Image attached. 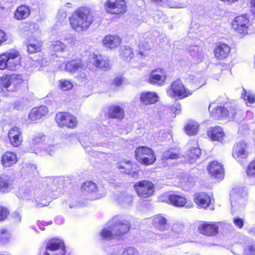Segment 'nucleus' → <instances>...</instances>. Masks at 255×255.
Returning <instances> with one entry per match:
<instances>
[{"label":"nucleus","mask_w":255,"mask_h":255,"mask_svg":"<svg viewBox=\"0 0 255 255\" xmlns=\"http://www.w3.org/2000/svg\"><path fill=\"white\" fill-rule=\"evenodd\" d=\"M94 17L90 10L87 7H81L70 18V24L73 29L81 32L86 31L93 23Z\"/></svg>","instance_id":"nucleus-1"},{"label":"nucleus","mask_w":255,"mask_h":255,"mask_svg":"<svg viewBox=\"0 0 255 255\" xmlns=\"http://www.w3.org/2000/svg\"><path fill=\"white\" fill-rule=\"evenodd\" d=\"M21 57L18 51L10 50L0 54V69L14 71L20 66Z\"/></svg>","instance_id":"nucleus-2"},{"label":"nucleus","mask_w":255,"mask_h":255,"mask_svg":"<svg viewBox=\"0 0 255 255\" xmlns=\"http://www.w3.org/2000/svg\"><path fill=\"white\" fill-rule=\"evenodd\" d=\"M87 65L82 60H73L65 65V70L71 73H76V77L81 82L86 80L88 73Z\"/></svg>","instance_id":"nucleus-3"},{"label":"nucleus","mask_w":255,"mask_h":255,"mask_svg":"<svg viewBox=\"0 0 255 255\" xmlns=\"http://www.w3.org/2000/svg\"><path fill=\"white\" fill-rule=\"evenodd\" d=\"M136 159L140 163L145 165L152 164L156 160L153 151L145 146L137 147L134 151Z\"/></svg>","instance_id":"nucleus-4"},{"label":"nucleus","mask_w":255,"mask_h":255,"mask_svg":"<svg viewBox=\"0 0 255 255\" xmlns=\"http://www.w3.org/2000/svg\"><path fill=\"white\" fill-rule=\"evenodd\" d=\"M21 80L16 75L2 76L0 78V92H14L20 86Z\"/></svg>","instance_id":"nucleus-5"},{"label":"nucleus","mask_w":255,"mask_h":255,"mask_svg":"<svg viewBox=\"0 0 255 255\" xmlns=\"http://www.w3.org/2000/svg\"><path fill=\"white\" fill-rule=\"evenodd\" d=\"M133 187L137 195L142 199L150 197L155 191V187L152 182L146 180L137 182Z\"/></svg>","instance_id":"nucleus-6"},{"label":"nucleus","mask_w":255,"mask_h":255,"mask_svg":"<svg viewBox=\"0 0 255 255\" xmlns=\"http://www.w3.org/2000/svg\"><path fill=\"white\" fill-rule=\"evenodd\" d=\"M167 95L171 97H178L180 99H184L193 94V91L185 88L182 82L179 80L173 82L170 87L167 89Z\"/></svg>","instance_id":"nucleus-7"},{"label":"nucleus","mask_w":255,"mask_h":255,"mask_svg":"<svg viewBox=\"0 0 255 255\" xmlns=\"http://www.w3.org/2000/svg\"><path fill=\"white\" fill-rule=\"evenodd\" d=\"M110 225H113L117 237L127 233L130 228L129 222L120 216H116L111 219Z\"/></svg>","instance_id":"nucleus-8"},{"label":"nucleus","mask_w":255,"mask_h":255,"mask_svg":"<svg viewBox=\"0 0 255 255\" xmlns=\"http://www.w3.org/2000/svg\"><path fill=\"white\" fill-rule=\"evenodd\" d=\"M105 6L106 11L109 13L121 14L126 11L125 0H107Z\"/></svg>","instance_id":"nucleus-9"},{"label":"nucleus","mask_w":255,"mask_h":255,"mask_svg":"<svg viewBox=\"0 0 255 255\" xmlns=\"http://www.w3.org/2000/svg\"><path fill=\"white\" fill-rule=\"evenodd\" d=\"M45 255H65L64 243L59 240L52 239L46 245Z\"/></svg>","instance_id":"nucleus-10"},{"label":"nucleus","mask_w":255,"mask_h":255,"mask_svg":"<svg viewBox=\"0 0 255 255\" xmlns=\"http://www.w3.org/2000/svg\"><path fill=\"white\" fill-rule=\"evenodd\" d=\"M55 120L60 127H67L74 128L77 125L76 118L67 113H59L56 114Z\"/></svg>","instance_id":"nucleus-11"},{"label":"nucleus","mask_w":255,"mask_h":255,"mask_svg":"<svg viewBox=\"0 0 255 255\" xmlns=\"http://www.w3.org/2000/svg\"><path fill=\"white\" fill-rule=\"evenodd\" d=\"M249 20L245 15L236 17L232 22L233 28L238 33L243 35L249 33Z\"/></svg>","instance_id":"nucleus-12"},{"label":"nucleus","mask_w":255,"mask_h":255,"mask_svg":"<svg viewBox=\"0 0 255 255\" xmlns=\"http://www.w3.org/2000/svg\"><path fill=\"white\" fill-rule=\"evenodd\" d=\"M248 145L244 141H240L236 143L233 149L232 155L237 161H241L242 159L246 158L248 155Z\"/></svg>","instance_id":"nucleus-13"},{"label":"nucleus","mask_w":255,"mask_h":255,"mask_svg":"<svg viewBox=\"0 0 255 255\" xmlns=\"http://www.w3.org/2000/svg\"><path fill=\"white\" fill-rule=\"evenodd\" d=\"M166 80V75L162 69H156L151 71L148 81L149 83L157 86H162Z\"/></svg>","instance_id":"nucleus-14"},{"label":"nucleus","mask_w":255,"mask_h":255,"mask_svg":"<svg viewBox=\"0 0 255 255\" xmlns=\"http://www.w3.org/2000/svg\"><path fill=\"white\" fill-rule=\"evenodd\" d=\"M207 170L211 177L219 180H222L224 177L223 165L217 161L209 163Z\"/></svg>","instance_id":"nucleus-15"},{"label":"nucleus","mask_w":255,"mask_h":255,"mask_svg":"<svg viewBox=\"0 0 255 255\" xmlns=\"http://www.w3.org/2000/svg\"><path fill=\"white\" fill-rule=\"evenodd\" d=\"M219 223H208L203 222L198 227L199 232L207 236L216 235L219 230Z\"/></svg>","instance_id":"nucleus-16"},{"label":"nucleus","mask_w":255,"mask_h":255,"mask_svg":"<svg viewBox=\"0 0 255 255\" xmlns=\"http://www.w3.org/2000/svg\"><path fill=\"white\" fill-rule=\"evenodd\" d=\"M8 136L11 144L15 147L20 146L22 142V135L21 129L17 127L11 128L8 131Z\"/></svg>","instance_id":"nucleus-17"},{"label":"nucleus","mask_w":255,"mask_h":255,"mask_svg":"<svg viewBox=\"0 0 255 255\" xmlns=\"http://www.w3.org/2000/svg\"><path fill=\"white\" fill-rule=\"evenodd\" d=\"M14 188L13 179L7 175L0 176V192L6 193L10 192Z\"/></svg>","instance_id":"nucleus-18"},{"label":"nucleus","mask_w":255,"mask_h":255,"mask_svg":"<svg viewBox=\"0 0 255 255\" xmlns=\"http://www.w3.org/2000/svg\"><path fill=\"white\" fill-rule=\"evenodd\" d=\"M18 161L16 154L12 151H6L1 156V163L4 167L13 166Z\"/></svg>","instance_id":"nucleus-19"},{"label":"nucleus","mask_w":255,"mask_h":255,"mask_svg":"<svg viewBox=\"0 0 255 255\" xmlns=\"http://www.w3.org/2000/svg\"><path fill=\"white\" fill-rule=\"evenodd\" d=\"M194 200L198 207L203 208H206L211 203V196L204 192L195 194Z\"/></svg>","instance_id":"nucleus-20"},{"label":"nucleus","mask_w":255,"mask_h":255,"mask_svg":"<svg viewBox=\"0 0 255 255\" xmlns=\"http://www.w3.org/2000/svg\"><path fill=\"white\" fill-rule=\"evenodd\" d=\"M188 145L194 146L190 148L187 152V156L189 158L188 162L192 163L195 162L196 159L199 158L201 154V150L198 147V145L196 140L190 141L188 142Z\"/></svg>","instance_id":"nucleus-21"},{"label":"nucleus","mask_w":255,"mask_h":255,"mask_svg":"<svg viewBox=\"0 0 255 255\" xmlns=\"http://www.w3.org/2000/svg\"><path fill=\"white\" fill-rule=\"evenodd\" d=\"M152 224L156 229L160 231H166L170 227L166 218L161 215H157L154 216Z\"/></svg>","instance_id":"nucleus-22"},{"label":"nucleus","mask_w":255,"mask_h":255,"mask_svg":"<svg viewBox=\"0 0 255 255\" xmlns=\"http://www.w3.org/2000/svg\"><path fill=\"white\" fill-rule=\"evenodd\" d=\"M231 50L230 47L226 43H219L214 50L216 58L223 60L228 57Z\"/></svg>","instance_id":"nucleus-23"},{"label":"nucleus","mask_w":255,"mask_h":255,"mask_svg":"<svg viewBox=\"0 0 255 255\" xmlns=\"http://www.w3.org/2000/svg\"><path fill=\"white\" fill-rule=\"evenodd\" d=\"M48 112V110L47 107L42 106L38 108L32 109L29 114L28 117L29 120L34 122L46 115Z\"/></svg>","instance_id":"nucleus-24"},{"label":"nucleus","mask_w":255,"mask_h":255,"mask_svg":"<svg viewBox=\"0 0 255 255\" xmlns=\"http://www.w3.org/2000/svg\"><path fill=\"white\" fill-rule=\"evenodd\" d=\"M103 43L106 47L114 49L121 44V39L116 35H108L104 38Z\"/></svg>","instance_id":"nucleus-25"},{"label":"nucleus","mask_w":255,"mask_h":255,"mask_svg":"<svg viewBox=\"0 0 255 255\" xmlns=\"http://www.w3.org/2000/svg\"><path fill=\"white\" fill-rule=\"evenodd\" d=\"M208 135L212 140L222 141L225 134L220 127H215L209 129Z\"/></svg>","instance_id":"nucleus-26"},{"label":"nucleus","mask_w":255,"mask_h":255,"mask_svg":"<svg viewBox=\"0 0 255 255\" xmlns=\"http://www.w3.org/2000/svg\"><path fill=\"white\" fill-rule=\"evenodd\" d=\"M170 203L173 205L177 207L185 206L186 208H190L192 206V204H187V201L185 197L175 194H170L169 197Z\"/></svg>","instance_id":"nucleus-27"},{"label":"nucleus","mask_w":255,"mask_h":255,"mask_svg":"<svg viewBox=\"0 0 255 255\" xmlns=\"http://www.w3.org/2000/svg\"><path fill=\"white\" fill-rule=\"evenodd\" d=\"M140 100L144 105L153 104L158 100V97L155 92H143L140 94Z\"/></svg>","instance_id":"nucleus-28"},{"label":"nucleus","mask_w":255,"mask_h":255,"mask_svg":"<svg viewBox=\"0 0 255 255\" xmlns=\"http://www.w3.org/2000/svg\"><path fill=\"white\" fill-rule=\"evenodd\" d=\"M209 110L213 117L218 118L226 117L228 112V110L224 107L216 106L214 104L210 105Z\"/></svg>","instance_id":"nucleus-29"},{"label":"nucleus","mask_w":255,"mask_h":255,"mask_svg":"<svg viewBox=\"0 0 255 255\" xmlns=\"http://www.w3.org/2000/svg\"><path fill=\"white\" fill-rule=\"evenodd\" d=\"M112 226L110 225L109 221L107 224L106 227L101 230L100 235L103 240L109 241L117 237Z\"/></svg>","instance_id":"nucleus-30"},{"label":"nucleus","mask_w":255,"mask_h":255,"mask_svg":"<svg viewBox=\"0 0 255 255\" xmlns=\"http://www.w3.org/2000/svg\"><path fill=\"white\" fill-rule=\"evenodd\" d=\"M90 62L93 63L95 67L104 70H107L110 68L111 64L108 60L103 59L101 57L94 55L90 58Z\"/></svg>","instance_id":"nucleus-31"},{"label":"nucleus","mask_w":255,"mask_h":255,"mask_svg":"<svg viewBox=\"0 0 255 255\" xmlns=\"http://www.w3.org/2000/svg\"><path fill=\"white\" fill-rule=\"evenodd\" d=\"M152 43L149 38H146L144 39H140L139 48V51L137 54L139 58H144L147 56V54L144 52L147 50H149L152 47Z\"/></svg>","instance_id":"nucleus-32"},{"label":"nucleus","mask_w":255,"mask_h":255,"mask_svg":"<svg viewBox=\"0 0 255 255\" xmlns=\"http://www.w3.org/2000/svg\"><path fill=\"white\" fill-rule=\"evenodd\" d=\"M30 13V8L26 5L18 6L14 13V18L18 20L26 19Z\"/></svg>","instance_id":"nucleus-33"},{"label":"nucleus","mask_w":255,"mask_h":255,"mask_svg":"<svg viewBox=\"0 0 255 255\" xmlns=\"http://www.w3.org/2000/svg\"><path fill=\"white\" fill-rule=\"evenodd\" d=\"M109 115L113 119H122L125 116L124 110L119 106L113 105L109 108Z\"/></svg>","instance_id":"nucleus-34"},{"label":"nucleus","mask_w":255,"mask_h":255,"mask_svg":"<svg viewBox=\"0 0 255 255\" xmlns=\"http://www.w3.org/2000/svg\"><path fill=\"white\" fill-rule=\"evenodd\" d=\"M191 56L197 62L201 61L204 57L202 49L198 46H192L188 49Z\"/></svg>","instance_id":"nucleus-35"},{"label":"nucleus","mask_w":255,"mask_h":255,"mask_svg":"<svg viewBox=\"0 0 255 255\" xmlns=\"http://www.w3.org/2000/svg\"><path fill=\"white\" fill-rule=\"evenodd\" d=\"M81 190L85 195L95 194L97 191L96 185L93 182H86L81 186Z\"/></svg>","instance_id":"nucleus-36"},{"label":"nucleus","mask_w":255,"mask_h":255,"mask_svg":"<svg viewBox=\"0 0 255 255\" xmlns=\"http://www.w3.org/2000/svg\"><path fill=\"white\" fill-rule=\"evenodd\" d=\"M42 43L37 40L29 39L27 44V50L29 53H34L41 50Z\"/></svg>","instance_id":"nucleus-37"},{"label":"nucleus","mask_w":255,"mask_h":255,"mask_svg":"<svg viewBox=\"0 0 255 255\" xmlns=\"http://www.w3.org/2000/svg\"><path fill=\"white\" fill-rule=\"evenodd\" d=\"M120 56L123 60L128 61L133 57L134 52L129 46H124L121 48Z\"/></svg>","instance_id":"nucleus-38"},{"label":"nucleus","mask_w":255,"mask_h":255,"mask_svg":"<svg viewBox=\"0 0 255 255\" xmlns=\"http://www.w3.org/2000/svg\"><path fill=\"white\" fill-rule=\"evenodd\" d=\"M199 125L194 121L189 122L185 127L184 130L186 134L189 135H193L196 134L198 130Z\"/></svg>","instance_id":"nucleus-39"},{"label":"nucleus","mask_w":255,"mask_h":255,"mask_svg":"<svg viewBox=\"0 0 255 255\" xmlns=\"http://www.w3.org/2000/svg\"><path fill=\"white\" fill-rule=\"evenodd\" d=\"M193 180L192 177L187 175L180 179V184L184 190H188L194 185Z\"/></svg>","instance_id":"nucleus-40"},{"label":"nucleus","mask_w":255,"mask_h":255,"mask_svg":"<svg viewBox=\"0 0 255 255\" xmlns=\"http://www.w3.org/2000/svg\"><path fill=\"white\" fill-rule=\"evenodd\" d=\"M50 48L55 52H64L66 49V46L60 41H55L51 43Z\"/></svg>","instance_id":"nucleus-41"},{"label":"nucleus","mask_w":255,"mask_h":255,"mask_svg":"<svg viewBox=\"0 0 255 255\" xmlns=\"http://www.w3.org/2000/svg\"><path fill=\"white\" fill-rule=\"evenodd\" d=\"M135 166V164H131L129 161V165L125 168L124 172L132 177L137 178L138 176V171L134 170Z\"/></svg>","instance_id":"nucleus-42"},{"label":"nucleus","mask_w":255,"mask_h":255,"mask_svg":"<svg viewBox=\"0 0 255 255\" xmlns=\"http://www.w3.org/2000/svg\"><path fill=\"white\" fill-rule=\"evenodd\" d=\"M184 226L181 223H175L174 224L171 228V231L172 233H174V236L179 235L182 234L184 231Z\"/></svg>","instance_id":"nucleus-43"},{"label":"nucleus","mask_w":255,"mask_h":255,"mask_svg":"<svg viewBox=\"0 0 255 255\" xmlns=\"http://www.w3.org/2000/svg\"><path fill=\"white\" fill-rule=\"evenodd\" d=\"M244 93L242 94V96L243 97L245 101H247L248 103L252 104L255 102V94L250 92H246L245 89H243Z\"/></svg>","instance_id":"nucleus-44"},{"label":"nucleus","mask_w":255,"mask_h":255,"mask_svg":"<svg viewBox=\"0 0 255 255\" xmlns=\"http://www.w3.org/2000/svg\"><path fill=\"white\" fill-rule=\"evenodd\" d=\"M59 86L63 91L71 89L73 86V84L68 80H61L59 81Z\"/></svg>","instance_id":"nucleus-45"},{"label":"nucleus","mask_w":255,"mask_h":255,"mask_svg":"<svg viewBox=\"0 0 255 255\" xmlns=\"http://www.w3.org/2000/svg\"><path fill=\"white\" fill-rule=\"evenodd\" d=\"M178 157V154L173 151L172 150L166 151L163 153V158L164 159H175Z\"/></svg>","instance_id":"nucleus-46"},{"label":"nucleus","mask_w":255,"mask_h":255,"mask_svg":"<svg viewBox=\"0 0 255 255\" xmlns=\"http://www.w3.org/2000/svg\"><path fill=\"white\" fill-rule=\"evenodd\" d=\"M10 238V234L8 231L4 228H0V241L5 243Z\"/></svg>","instance_id":"nucleus-47"},{"label":"nucleus","mask_w":255,"mask_h":255,"mask_svg":"<svg viewBox=\"0 0 255 255\" xmlns=\"http://www.w3.org/2000/svg\"><path fill=\"white\" fill-rule=\"evenodd\" d=\"M246 172L248 176L255 177V160L253 161L249 164Z\"/></svg>","instance_id":"nucleus-48"},{"label":"nucleus","mask_w":255,"mask_h":255,"mask_svg":"<svg viewBox=\"0 0 255 255\" xmlns=\"http://www.w3.org/2000/svg\"><path fill=\"white\" fill-rule=\"evenodd\" d=\"M118 200L120 203L130 204L132 201V199L130 195H128L127 193H124L118 198Z\"/></svg>","instance_id":"nucleus-49"},{"label":"nucleus","mask_w":255,"mask_h":255,"mask_svg":"<svg viewBox=\"0 0 255 255\" xmlns=\"http://www.w3.org/2000/svg\"><path fill=\"white\" fill-rule=\"evenodd\" d=\"M64 40L67 44L70 45L71 47L75 46L78 43V41L76 38L72 35H68L65 36Z\"/></svg>","instance_id":"nucleus-50"},{"label":"nucleus","mask_w":255,"mask_h":255,"mask_svg":"<svg viewBox=\"0 0 255 255\" xmlns=\"http://www.w3.org/2000/svg\"><path fill=\"white\" fill-rule=\"evenodd\" d=\"M44 135L42 133H38L35 134L31 139V144L35 145L41 142Z\"/></svg>","instance_id":"nucleus-51"},{"label":"nucleus","mask_w":255,"mask_h":255,"mask_svg":"<svg viewBox=\"0 0 255 255\" xmlns=\"http://www.w3.org/2000/svg\"><path fill=\"white\" fill-rule=\"evenodd\" d=\"M8 214V209L5 207L0 205V221L5 219Z\"/></svg>","instance_id":"nucleus-52"},{"label":"nucleus","mask_w":255,"mask_h":255,"mask_svg":"<svg viewBox=\"0 0 255 255\" xmlns=\"http://www.w3.org/2000/svg\"><path fill=\"white\" fill-rule=\"evenodd\" d=\"M122 255H138V252L134 248L130 247L126 249Z\"/></svg>","instance_id":"nucleus-53"},{"label":"nucleus","mask_w":255,"mask_h":255,"mask_svg":"<svg viewBox=\"0 0 255 255\" xmlns=\"http://www.w3.org/2000/svg\"><path fill=\"white\" fill-rule=\"evenodd\" d=\"M245 255H255V245L249 246L245 251Z\"/></svg>","instance_id":"nucleus-54"},{"label":"nucleus","mask_w":255,"mask_h":255,"mask_svg":"<svg viewBox=\"0 0 255 255\" xmlns=\"http://www.w3.org/2000/svg\"><path fill=\"white\" fill-rule=\"evenodd\" d=\"M171 110L175 114H179L181 112V107L180 104L175 103L172 106Z\"/></svg>","instance_id":"nucleus-55"},{"label":"nucleus","mask_w":255,"mask_h":255,"mask_svg":"<svg viewBox=\"0 0 255 255\" xmlns=\"http://www.w3.org/2000/svg\"><path fill=\"white\" fill-rule=\"evenodd\" d=\"M233 221L234 224L239 228H242L243 227L244 223V221L243 219L236 217L234 218Z\"/></svg>","instance_id":"nucleus-56"},{"label":"nucleus","mask_w":255,"mask_h":255,"mask_svg":"<svg viewBox=\"0 0 255 255\" xmlns=\"http://www.w3.org/2000/svg\"><path fill=\"white\" fill-rule=\"evenodd\" d=\"M170 196V194H168L167 193H165L163 195H161L159 197V200L161 202L170 203L169 197Z\"/></svg>","instance_id":"nucleus-57"},{"label":"nucleus","mask_w":255,"mask_h":255,"mask_svg":"<svg viewBox=\"0 0 255 255\" xmlns=\"http://www.w3.org/2000/svg\"><path fill=\"white\" fill-rule=\"evenodd\" d=\"M129 165V161H122L117 163V166L119 169H125L127 166Z\"/></svg>","instance_id":"nucleus-58"},{"label":"nucleus","mask_w":255,"mask_h":255,"mask_svg":"<svg viewBox=\"0 0 255 255\" xmlns=\"http://www.w3.org/2000/svg\"><path fill=\"white\" fill-rule=\"evenodd\" d=\"M12 217L16 223H19L21 221V215L18 211H16L12 214Z\"/></svg>","instance_id":"nucleus-59"},{"label":"nucleus","mask_w":255,"mask_h":255,"mask_svg":"<svg viewBox=\"0 0 255 255\" xmlns=\"http://www.w3.org/2000/svg\"><path fill=\"white\" fill-rule=\"evenodd\" d=\"M236 111L235 109H230L228 110L227 116L231 119H234L235 118Z\"/></svg>","instance_id":"nucleus-60"},{"label":"nucleus","mask_w":255,"mask_h":255,"mask_svg":"<svg viewBox=\"0 0 255 255\" xmlns=\"http://www.w3.org/2000/svg\"><path fill=\"white\" fill-rule=\"evenodd\" d=\"M58 16L60 20H63L66 18V13L64 11L60 9L59 10Z\"/></svg>","instance_id":"nucleus-61"},{"label":"nucleus","mask_w":255,"mask_h":255,"mask_svg":"<svg viewBox=\"0 0 255 255\" xmlns=\"http://www.w3.org/2000/svg\"><path fill=\"white\" fill-rule=\"evenodd\" d=\"M56 150V147L54 145H51L48 146L46 149V151L49 153V155H52L54 153V151Z\"/></svg>","instance_id":"nucleus-62"},{"label":"nucleus","mask_w":255,"mask_h":255,"mask_svg":"<svg viewBox=\"0 0 255 255\" xmlns=\"http://www.w3.org/2000/svg\"><path fill=\"white\" fill-rule=\"evenodd\" d=\"M123 83V80L121 78L117 77L116 78L113 82V83L117 86H120Z\"/></svg>","instance_id":"nucleus-63"},{"label":"nucleus","mask_w":255,"mask_h":255,"mask_svg":"<svg viewBox=\"0 0 255 255\" xmlns=\"http://www.w3.org/2000/svg\"><path fill=\"white\" fill-rule=\"evenodd\" d=\"M49 63V61L47 60L46 58H43L41 60V64L43 66H46Z\"/></svg>","instance_id":"nucleus-64"}]
</instances>
